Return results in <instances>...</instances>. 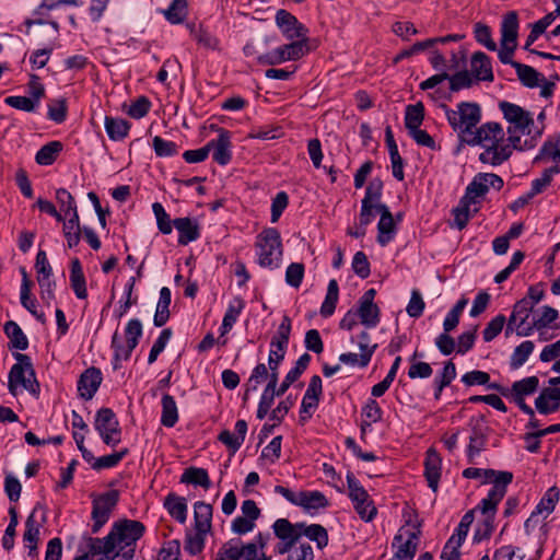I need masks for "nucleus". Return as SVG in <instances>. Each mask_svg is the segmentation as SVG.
Instances as JSON below:
<instances>
[{"mask_svg": "<svg viewBox=\"0 0 560 560\" xmlns=\"http://www.w3.org/2000/svg\"><path fill=\"white\" fill-rule=\"evenodd\" d=\"M145 526L137 520H119L115 522L109 532V539L114 542L115 551L125 558H132L136 542L143 536Z\"/></svg>", "mask_w": 560, "mask_h": 560, "instance_id": "nucleus-4", "label": "nucleus"}, {"mask_svg": "<svg viewBox=\"0 0 560 560\" xmlns=\"http://www.w3.org/2000/svg\"><path fill=\"white\" fill-rule=\"evenodd\" d=\"M131 125L122 118L105 117V130L113 141L124 140L130 130Z\"/></svg>", "mask_w": 560, "mask_h": 560, "instance_id": "nucleus-38", "label": "nucleus"}, {"mask_svg": "<svg viewBox=\"0 0 560 560\" xmlns=\"http://www.w3.org/2000/svg\"><path fill=\"white\" fill-rule=\"evenodd\" d=\"M418 535L409 532L408 538L404 540L402 535H396L393 540V547H397L395 556L401 560H412L417 551Z\"/></svg>", "mask_w": 560, "mask_h": 560, "instance_id": "nucleus-30", "label": "nucleus"}, {"mask_svg": "<svg viewBox=\"0 0 560 560\" xmlns=\"http://www.w3.org/2000/svg\"><path fill=\"white\" fill-rule=\"evenodd\" d=\"M247 432V422L245 420H237L235 423V434L229 430H223L219 433L218 440L224 444L230 451L235 453L244 443Z\"/></svg>", "mask_w": 560, "mask_h": 560, "instance_id": "nucleus-26", "label": "nucleus"}, {"mask_svg": "<svg viewBox=\"0 0 560 560\" xmlns=\"http://www.w3.org/2000/svg\"><path fill=\"white\" fill-rule=\"evenodd\" d=\"M362 417L364 419L361 423V430L364 432L365 428L382 420L383 410L380 404L373 398L368 399L362 408Z\"/></svg>", "mask_w": 560, "mask_h": 560, "instance_id": "nucleus-46", "label": "nucleus"}, {"mask_svg": "<svg viewBox=\"0 0 560 560\" xmlns=\"http://www.w3.org/2000/svg\"><path fill=\"white\" fill-rule=\"evenodd\" d=\"M56 200L59 205L60 211L66 215L79 213L74 197L65 188L56 190Z\"/></svg>", "mask_w": 560, "mask_h": 560, "instance_id": "nucleus-59", "label": "nucleus"}, {"mask_svg": "<svg viewBox=\"0 0 560 560\" xmlns=\"http://www.w3.org/2000/svg\"><path fill=\"white\" fill-rule=\"evenodd\" d=\"M119 500L117 490H109L93 500L92 508V533L96 534L107 523L112 511Z\"/></svg>", "mask_w": 560, "mask_h": 560, "instance_id": "nucleus-10", "label": "nucleus"}, {"mask_svg": "<svg viewBox=\"0 0 560 560\" xmlns=\"http://www.w3.org/2000/svg\"><path fill=\"white\" fill-rule=\"evenodd\" d=\"M164 508L168 514L178 523L184 524L187 520V502L183 497L174 492H170L163 502Z\"/></svg>", "mask_w": 560, "mask_h": 560, "instance_id": "nucleus-29", "label": "nucleus"}, {"mask_svg": "<svg viewBox=\"0 0 560 560\" xmlns=\"http://www.w3.org/2000/svg\"><path fill=\"white\" fill-rule=\"evenodd\" d=\"M514 69L516 70L518 80L526 88H536L542 81L541 74L533 67L524 63H515Z\"/></svg>", "mask_w": 560, "mask_h": 560, "instance_id": "nucleus-48", "label": "nucleus"}, {"mask_svg": "<svg viewBox=\"0 0 560 560\" xmlns=\"http://www.w3.org/2000/svg\"><path fill=\"white\" fill-rule=\"evenodd\" d=\"M48 11L46 9H40V4L34 10L33 14L36 16L34 19H27L24 22V25L26 26V34H31V27L33 25H45L48 24L51 30V38L55 40L57 39L60 31L59 23L56 21H47L45 20V16L47 15Z\"/></svg>", "mask_w": 560, "mask_h": 560, "instance_id": "nucleus-47", "label": "nucleus"}, {"mask_svg": "<svg viewBox=\"0 0 560 560\" xmlns=\"http://www.w3.org/2000/svg\"><path fill=\"white\" fill-rule=\"evenodd\" d=\"M70 285L78 299L84 300L88 298L85 277L82 265L78 258L71 261Z\"/></svg>", "mask_w": 560, "mask_h": 560, "instance_id": "nucleus-33", "label": "nucleus"}, {"mask_svg": "<svg viewBox=\"0 0 560 560\" xmlns=\"http://www.w3.org/2000/svg\"><path fill=\"white\" fill-rule=\"evenodd\" d=\"M61 222L63 224L62 232L67 241L68 247L73 248L78 246L81 241L83 229V226H81L80 224L79 213H72L71 215H69V219L67 221L63 218V221Z\"/></svg>", "mask_w": 560, "mask_h": 560, "instance_id": "nucleus-32", "label": "nucleus"}, {"mask_svg": "<svg viewBox=\"0 0 560 560\" xmlns=\"http://www.w3.org/2000/svg\"><path fill=\"white\" fill-rule=\"evenodd\" d=\"M539 385L537 376H528L521 381H516L510 388V396L525 397L534 394Z\"/></svg>", "mask_w": 560, "mask_h": 560, "instance_id": "nucleus-53", "label": "nucleus"}, {"mask_svg": "<svg viewBox=\"0 0 560 560\" xmlns=\"http://www.w3.org/2000/svg\"><path fill=\"white\" fill-rule=\"evenodd\" d=\"M555 21V13H548L542 19L538 20L533 24L532 31L527 36L526 43L524 45V49L529 51L530 54H535L541 58L549 60H560V56H555L550 52L539 51L536 49H532L530 46L534 42L545 33L547 27Z\"/></svg>", "mask_w": 560, "mask_h": 560, "instance_id": "nucleus-18", "label": "nucleus"}, {"mask_svg": "<svg viewBox=\"0 0 560 560\" xmlns=\"http://www.w3.org/2000/svg\"><path fill=\"white\" fill-rule=\"evenodd\" d=\"M535 345L530 340L523 341L518 345L510 359V366L512 370H516L521 368L528 359V357L534 351Z\"/></svg>", "mask_w": 560, "mask_h": 560, "instance_id": "nucleus-55", "label": "nucleus"}, {"mask_svg": "<svg viewBox=\"0 0 560 560\" xmlns=\"http://www.w3.org/2000/svg\"><path fill=\"white\" fill-rule=\"evenodd\" d=\"M504 135L500 124L486 122L479 128L476 127L465 143L485 147V151L479 155L480 162L497 166L509 160L514 150L510 142L508 144L500 143L504 139Z\"/></svg>", "mask_w": 560, "mask_h": 560, "instance_id": "nucleus-1", "label": "nucleus"}, {"mask_svg": "<svg viewBox=\"0 0 560 560\" xmlns=\"http://www.w3.org/2000/svg\"><path fill=\"white\" fill-rule=\"evenodd\" d=\"M533 308V302L529 300H520L514 304L512 313L520 319L516 325L517 336L527 337L533 334L532 323L527 322Z\"/></svg>", "mask_w": 560, "mask_h": 560, "instance_id": "nucleus-24", "label": "nucleus"}, {"mask_svg": "<svg viewBox=\"0 0 560 560\" xmlns=\"http://www.w3.org/2000/svg\"><path fill=\"white\" fill-rule=\"evenodd\" d=\"M424 118V106L421 102H418L415 105H408L406 107V114H405V127L407 128L408 132L420 128L422 121Z\"/></svg>", "mask_w": 560, "mask_h": 560, "instance_id": "nucleus-52", "label": "nucleus"}, {"mask_svg": "<svg viewBox=\"0 0 560 560\" xmlns=\"http://www.w3.org/2000/svg\"><path fill=\"white\" fill-rule=\"evenodd\" d=\"M296 532L299 533V538L305 536L310 540L314 541L318 549H324L329 541L327 529L319 524H305V523H295Z\"/></svg>", "mask_w": 560, "mask_h": 560, "instance_id": "nucleus-25", "label": "nucleus"}, {"mask_svg": "<svg viewBox=\"0 0 560 560\" xmlns=\"http://www.w3.org/2000/svg\"><path fill=\"white\" fill-rule=\"evenodd\" d=\"M154 152L160 158L174 156L178 153V147L175 142L155 136L152 140Z\"/></svg>", "mask_w": 560, "mask_h": 560, "instance_id": "nucleus-62", "label": "nucleus"}, {"mask_svg": "<svg viewBox=\"0 0 560 560\" xmlns=\"http://www.w3.org/2000/svg\"><path fill=\"white\" fill-rule=\"evenodd\" d=\"M37 509L38 504L33 509L32 513L27 516L25 521V532L23 535V539L25 542H27L30 555L33 551L37 550V544L39 540L40 523H38L35 518V513L37 512Z\"/></svg>", "mask_w": 560, "mask_h": 560, "instance_id": "nucleus-36", "label": "nucleus"}, {"mask_svg": "<svg viewBox=\"0 0 560 560\" xmlns=\"http://www.w3.org/2000/svg\"><path fill=\"white\" fill-rule=\"evenodd\" d=\"M446 119L452 129L457 133L460 141L466 142L467 137L471 136L474 129L481 120V107L475 102H460L456 109L442 104Z\"/></svg>", "mask_w": 560, "mask_h": 560, "instance_id": "nucleus-3", "label": "nucleus"}, {"mask_svg": "<svg viewBox=\"0 0 560 560\" xmlns=\"http://www.w3.org/2000/svg\"><path fill=\"white\" fill-rule=\"evenodd\" d=\"M276 24L281 30L283 36L289 40H305L308 43V30L298 21V19L288 12L280 9L276 13Z\"/></svg>", "mask_w": 560, "mask_h": 560, "instance_id": "nucleus-13", "label": "nucleus"}, {"mask_svg": "<svg viewBox=\"0 0 560 560\" xmlns=\"http://www.w3.org/2000/svg\"><path fill=\"white\" fill-rule=\"evenodd\" d=\"M377 242L382 246H385L394 238L396 232V222L393 214L380 218L377 223Z\"/></svg>", "mask_w": 560, "mask_h": 560, "instance_id": "nucleus-51", "label": "nucleus"}, {"mask_svg": "<svg viewBox=\"0 0 560 560\" xmlns=\"http://www.w3.org/2000/svg\"><path fill=\"white\" fill-rule=\"evenodd\" d=\"M347 483L349 497L353 502V505L357 503H366L369 501H373L370 498L368 491L361 486L360 481L353 476L352 472H348Z\"/></svg>", "mask_w": 560, "mask_h": 560, "instance_id": "nucleus-54", "label": "nucleus"}, {"mask_svg": "<svg viewBox=\"0 0 560 560\" xmlns=\"http://www.w3.org/2000/svg\"><path fill=\"white\" fill-rule=\"evenodd\" d=\"M219 136L207 143L208 153L213 150L212 159L220 165H226L232 160L231 133L224 128H219Z\"/></svg>", "mask_w": 560, "mask_h": 560, "instance_id": "nucleus-17", "label": "nucleus"}, {"mask_svg": "<svg viewBox=\"0 0 560 560\" xmlns=\"http://www.w3.org/2000/svg\"><path fill=\"white\" fill-rule=\"evenodd\" d=\"M195 528L200 533H208L211 529V520L213 508L203 501H197L194 504Z\"/></svg>", "mask_w": 560, "mask_h": 560, "instance_id": "nucleus-34", "label": "nucleus"}, {"mask_svg": "<svg viewBox=\"0 0 560 560\" xmlns=\"http://www.w3.org/2000/svg\"><path fill=\"white\" fill-rule=\"evenodd\" d=\"M441 464L442 459L440 455L433 447H430L425 453L424 477L429 488H431L433 492H436L439 488V481L441 478Z\"/></svg>", "mask_w": 560, "mask_h": 560, "instance_id": "nucleus-22", "label": "nucleus"}, {"mask_svg": "<svg viewBox=\"0 0 560 560\" xmlns=\"http://www.w3.org/2000/svg\"><path fill=\"white\" fill-rule=\"evenodd\" d=\"M503 185L504 182L499 175L493 173H479L467 186L466 196L463 198L462 202H465L467 198L469 201H474L476 198L485 196L490 187L500 190Z\"/></svg>", "mask_w": 560, "mask_h": 560, "instance_id": "nucleus-14", "label": "nucleus"}, {"mask_svg": "<svg viewBox=\"0 0 560 560\" xmlns=\"http://www.w3.org/2000/svg\"><path fill=\"white\" fill-rule=\"evenodd\" d=\"M558 173H560V164L546 168L539 178L532 182L527 198H534L536 195L542 192L550 185L552 176Z\"/></svg>", "mask_w": 560, "mask_h": 560, "instance_id": "nucleus-50", "label": "nucleus"}, {"mask_svg": "<svg viewBox=\"0 0 560 560\" xmlns=\"http://www.w3.org/2000/svg\"><path fill=\"white\" fill-rule=\"evenodd\" d=\"M129 453L128 448H122L119 452L97 457L93 463L94 470H102L116 467Z\"/></svg>", "mask_w": 560, "mask_h": 560, "instance_id": "nucleus-57", "label": "nucleus"}, {"mask_svg": "<svg viewBox=\"0 0 560 560\" xmlns=\"http://www.w3.org/2000/svg\"><path fill=\"white\" fill-rule=\"evenodd\" d=\"M471 72L477 80L492 82L494 77L490 58L482 51L471 56Z\"/></svg>", "mask_w": 560, "mask_h": 560, "instance_id": "nucleus-27", "label": "nucleus"}, {"mask_svg": "<svg viewBox=\"0 0 560 560\" xmlns=\"http://www.w3.org/2000/svg\"><path fill=\"white\" fill-rule=\"evenodd\" d=\"M94 427L106 445L115 447L120 443L119 421L110 408H101L96 412Z\"/></svg>", "mask_w": 560, "mask_h": 560, "instance_id": "nucleus-9", "label": "nucleus"}, {"mask_svg": "<svg viewBox=\"0 0 560 560\" xmlns=\"http://www.w3.org/2000/svg\"><path fill=\"white\" fill-rule=\"evenodd\" d=\"M499 107L504 118L510 122L508 128V141L511 143L514 150H525L534 147L532 141L525 140L522 142L521 135H529V127L534 125L533 116L529 112L525 110L521 106L502 101Z\"/></svg>", "mask_w": 560, "mask_h": 560, "instance_id": "nucleus-2", "label": "nucleus"}, {"mask_svg": "<svg viewBox=\"0 0 560 560\" xmlns=\"http://www.w3.org/2000/svg\"><path fill=\"white\" fill-rule=\"evenodd\" d=\"M272 528L275 535L281 540L277 545V552L284 555L292 551L293 546L300 540L295 525L287 518H278Z\"/></svg>", "mask_w": 560, "mask_h": 560, "instance_id": "nucleus-15", "label": "nucleus"}, {"mask_svg": "<svg viewBox=\"0 0 560 560\" xmlns=\"http://www.w3.org/2000/svg\"><path fill=\"white\" fill-rule=\"evenodd\" d=\"M513 480L511 471H499L498 478L492 480L493 487L489 490L488 495L481 500L478 505L480 512L486 517H493L497 513L498 504L502 501L506 493L508 486Z\"/></svg>", "mask_w": 560, "mask_h": 560, "instance_id": "nucleus-8", "label": "nucleus"}, {"mask_svg": "<svg viewBox=\"0 0 560 560\" xmlns=\"http://www.w3.org/2000/svg\"><path fill=\"white\" fill-rule=\"evenodd\" d=\"M174 228L178 232V244L187 245L200 237V226L197 220L189 217L173 220Z\"/></svg>", "mask_w": 560, "mask_h": 560, "instance_id": "nucleus-23", "label": "nucleus"}, {"mask_svg": "<svg viewBox=\"0 0 560 560\" xmlns=\"http://www.w3.org/2000/svg\"><path fill=\"white\" fill-rule=\"evenodd\" d=\"M14 358L18 362L11 368L8 377V389L10 394L16 396L18 387L22 386L30 394L38 397L40 385L36 380L31 358L20 352L14 353Z\"/></svg>", "mask_w": 560, "mask_h": 560, "instance_id": "nucleus-6", "label": "nucleus"}, {"mask_svg": "<svg viewBox=\"0 0 560 560\" xmlns=\"http://www.w3.org/2000/svg\"><path fill=\"white\" fill-rule=\"evenodd\" d=\"M474 34L476 40L483 45L488 50L495 51L498 49L495 42L492 39L491 30L488 25L477 22L474 26Z\"/></svg>", "mask_w": 560, "mask_h": 560, "instance_id": "nucleus-60", "label": "nucleus"}, {"mask_svg": "<svg viewBox=\"0 0 560 560\" xmlns=\"http://www.w3.org/2000/svg\"><path fill=\"white\" fill-rule=\"evenodd\" d=\"M164 15L172 24L182 23L187 15V0H173Z\"/></svg>", "mask_w": 560, "mask_h": 560, "instance_id": "nucleus-56", "label": "nucleus"}, {"mask_svg": "<svg viewBox=\"0 0 560 560\" xmlns=\"http://www.w3.org/2000/svg\"><path fill=\"white\" fill-rule=\"evenodd\" d=\"M518 35V15L516 11L508 12L501 23V45L516 44Z\"/></svg>", "mask_w": 560, "mask_h": 560, "instance_id": "nucleus-31", "label": "nucleus"}, {"mask_svg": "<svg viewBox=\"0 0 560 560\" xmlns=\"http://www.w3.org/2000/svg\"><path fill=\"white\" fill-rule=\"evenodd\" d=\"M361 324L366 328H374L380 324L381 311L375 303L359 302V308L355 311Z\"/></svg>", "mask_w": 560, "mask_h": 560, "instance_id": "nucleus-37", "label": "nucleus"}, {"mask_svg": "<svg viewBox=\"0 0 560 560\" xmlns=\"http://www.w3.org/2000/svg\"><path fill=\"white\" fill-rule=\"evenodd\" d=\"M180 482L200 486L205 489H209L211 486L208 471L198 467L186 468L180 477Z\"/></svg>", "mask_w": 560, "mask_h": 560, "instance_id": "nucleus-42", "label": "nucleus"}, {"mask_svg": "<svg viewBox=\"0 0 560 560\" xmlns=\"http://www.w3.org/2000/svg\"><path fill=\"white\" fill-rule=\"evenodd\" d=\"M4 332L10 339V347L18 350H26L28 340L21 327L13 320L4 324Z\"/></svg>", "mask_w": 560, "mask_h": 560, "instance_id": "nucleus-41", "label": "nucleus"}, {"mask_svg": "<svg viewBox=\"0 0 560 560\" xmlns=\"http://www.w3.org/2000/svg\"><path fill=\"white\" fill-rule=\"evenodd\" d=\"M471 434L467 446V457L469 463H474L476 456L485 450L488 440L489 427L486 424L485 418L480 417L470 420Z\"/></svg>", "mask_w": 560, "mask_h": 560, "instance_id": "nucleus-16", "label": "nucleus"}, {"mask_svg": "<svg viewBox=\"0 0 560 560\" xmlns=\"http://www.w3.org/2000/svg\"><path fill=\"white\" fill-rule=\"evenodd\" d=\"M161 423L166 428H173L178 421L177 405L173 396L165 394L162 397Z\"/></svg>", "mask_w": 560, "mask_h": 560, "instance_id": "nucleus-43", "label": "nucleus"}, {"mask_svg": "<svg viewBox=\"0 0 560 560\" xmlns=\"http://www.w3.org/2000/svg\"><path fill=\"white\" fill-rule=\"evenodd\" d=\"M308 43L305 40H292L289 44L281 45L277 47L276 49L279 52V56L281 57L282 61H295L301 59L303 56H305L308 52Z\"/></svg>", "mask_w": 560, "mask_h": 560, "instance_id": "nucleus-35", "label": "nucleus"}, {"mask_svg": "<svg viewBox=\"0 0 560 560\" xmlns=\"http://www.w3.org/2000/svg\"><path fill=\"white\" fill-rule=\"evenodd\" d=\"M329 502L327 498L320 491H300L299 492V506L304 510H318L328 506Z\"/></svg>", "mask_w": 560, "mask_h": 560, "instance_id": "nucleus-39", "label": "nucleus"}, {"mask_svg": "<svg viewBox=\"0 0 560 560\" xmlns=\"http://www.w3.org/2000/svg\"><path fill=\"white\" fill-rule=\"evenodd\" d=\"M126 345H122L118 332L116 331L112 338V347L114 349V370L120 368L121 360H129L133 349L138 346L139 339L142 336V324L139 319H130L125 328Z\"/></svg>", "mask_w": 560, "mask_h": 560, "instance_id": "nucleus-7", "label": "nucleus"}, {"mask_svg": "<svg viewBox=\"0 0 560 560\" xmlns=\"http://www.w3.org/2000/svg\"><path fill=\"white\" fill-rule=\"evenodd\" d=\"M339 299V287L336 279H331L327 287L325 300L320 306V315L329 317L335 313L336 305Z\"/></svg>", "mask_w": 560, "mask_h": 560, "instance_id": "nucleus-49", "label": "nucleus"}, {"mask_svg": "<svg viewBox=\"0 0 560 560\" xmlns=\"http://www.w3.org/2000/svg\"><path fill=\"white\" fill-rule=\"evenodd\" d=\"M62 150L60 141H50L43 145L35 155V161L39 165H51Z\"/></svg>", "mask_w": 560, "mask_h": 560, "instance_id": "nucleus-44", "label": "nucleus"}, {"mask_svg": "<svg viewBox=\"0 0 560 560\" xmlns=\"http://www.w3.org/2000/svg\"><path fill=\"white\" fill-rule=\"evenodd\" d=\"M257 262L262 268L276 269L280 266L283 246L280 233L275 228L264 229L255 241Z\"/></svg>", "mask_w": 560, "mask_h": 560, "instance_id": "nucleus-5", "label": "nucleus"}, {"mask_svg": "<svg viewBox=\"0 0 560 560\" xmlns=\"http://www.w3.org/2000/svg\"><path fill=\"white\" fill-rule=\"evenodd\" d=\"M256 558L257 545H244L240 538L230 539L217 553V560H254Z\"/></svg>", "mask_w": 560, "mask_h": 560, "instance_id": "nucleus-12", "label": "nucleus"}, {"mask_svg": "<svg viewBox=\"0 0 560 560\" xmlns=\"http://www.w3.org/2000/svg\"><path fill=\"white\" fill-rule=\"evenodd\" d=\"M102 380L103 377L100 369L94 366L86 369L78 381V392L80 393V396L85 400L92 399L97 392Z\"/></svg>", "mask_w": 560, "mask_h": 560, "instance_id": "nucleus-19", "label": "nucleus"}, {"mask_svg": "<svg viewBox=\"0 0 560 560\" xmlns=\"http://www.w3.org/2000/svg\"><path fill=\"white\" fill-rule=\"evenodd\" d=\"M291 334V319L283 316L276 335L270 341V351L268 355V365L279 368L284 359Z\"/></svg>", "mask_w": 560, "mask_h": 560, "instance_id": "nucleus-11", "label": "nucleus"}, {"mask_svg": "<svg viewBox=\"0 0 560 560\" xmlns=\"http://www.w3.org/2000/svg\"><path fill=\"white\" fill-rule=\"evenodd\" d=\"M152 211L156 219V224L159 228V231L162 234H171L173 231V221L171 220L168 213L165 211L164 207L160 202H154L152 205Z\"/></svg>", "mask_w": 560, "mask_h": 560, "instance_id": "nucleus-58", "label": "nucleus"}, {"mask_svg": "<svg viewBox=\"0 0 560 560\" xmlns=\"http://www.w3.org/2000/svg\"><path fill=\"white\" fill-rule=\"evenodd\" d=\"M86 551L82 556H88V560H92L94 556L104 555L107 560H114L119 556V551H115L114 542L109 539V534L101 538H85Z\"/></svg>", "mask_w": 560, "mask_h": 560, "instance_id": "nucleus-20", "label": "nucleus"}, {"mask_svg": "<svg viewBox=\"0 0 560 560\" xmlns=\"http://www.w3.org/2000/svg\"><path fill=\"white\" fill-rule=\"evenodd\" d=\"M559 500V491L556 487L549 488L539 503L536 506L537 513L546 512L547 514H550L553 512L556 504Z\"/></svg>", "mask_w": 560, "mask_h": 560, "instance_id": "nucleus-63", "label": "nucleus"}, {"mask_svg": "<svg viewBox=\"0 0 560 560\" xmlns=\"http://www.w3.org/2000/svg\"><path fill=\"white\" fill-rule=\"evenodd\" d=\"M535 407L541 415L558 411L560 408V387L552 385V387L544 388L535 399Z\"/></svg>", "mask_w": 560, "mask_h": 560, "instance_id": "nucleus-21", "label": "nucleus"}, {"mask_svg": "<svg viewBox=\"0 0 560 560\" xmlns=\"http://www.w3.org/2000/svg\"><path fill=\"white\" fill-rule=\"evenodd\" d=\"M171 290L167 287H163L160 290V298L154 314V325L156 327L164 326L170 318V304H171Z\"/></svg>", "mask_w": 560, "mask_h": 560, "instance_id": "nucleus-40", "label": "nucleus"}, {"mask_svg": "<svg viewBox=\"0 0 560 560\" xmlns=\"http://www.w3.org/2000/svg\"><path fill=\"white\" fill-rule=\"evenodd\" d=\"M189 28L194 39L200 47L218 52L222 51L220 39L211 31L202 25H199L198 27L190 25Z\"/></svg>", "mask_w": 560, "mask_h": 560, "instance_id": "nucleus-28", "label": "nucleus"}, {"mask_svg": "<svg viewBox=\"0 0 560 560\" xmlns=\"http://www.w3.org/2000/svg\"><path fill=\"white\" fill-rule=\"evenodd\" d=\"M505 322H506V318L502 314H499L495 317H493L487 324L486 328L482 331L483 340L486 342H490L494 338H497L500 335V332L502 331Z\"/></svg>", "mask_w": 560, "mask_h": 560, "instance_id": "nucleus-64", "label": "nucleus"}, {"mask_svg": "<svg viewBox=\"0 0 560 560\" xmlns=\"http://www.w3.org/2000/svg\"><path fill=\"white\" fill-rule=\"evenodd\" d=\"M358 346L360 353L362 354V363H370L375 350L377 349V343H372L371 336L366 330H363L358 335Z\"/></svg>", "mask_w": 560, "mask_h": 560, "instance_id": "nucleus-61", "label": "nucleus"}, {"mask_svg": "<svg viewBox=\"0 0 560 560\" xmlns=\"http://www.w3.org/2000/svg\"><path fill=\"white\" fill-rule=\"evenodd\" d=\"M548 160H553L555 165L560 164V133L545 141L539 154L535 158V162Z\"/></svg>", "mask_w": 560, "mask_h": 560, "instance_id": "nucleus-45", "label": "nucleus"}]
</instances>
